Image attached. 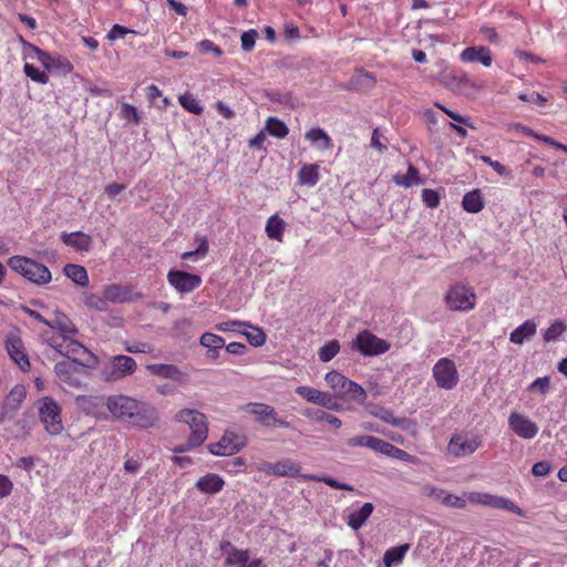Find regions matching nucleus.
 <instances>
[{"instance_id":"nucleus-1","label":"nucleus","mask_w":567,"mask_h":567,"mask_svg":"<svg viewBox=\"0 0 567 567\" xmlns=\"http://www.w3.org/2000/svg\"><path fill=\"white\" fill-rule=\"evenodd\" d=\"M106 408L116 420L140 429L154 427L158 421V412L153 405L127 395L109 396Z\"/></svg>"},{"instance_id":"nucleus-2","label":"nucleus","mask_w":567,"mask_h":567,"mask_svg":"<svg viewBox=\"0 0 567 567\" xmlns=\"http://www.w3.org/2000/svg\"><path fill=\"white\" fill-rule=\"evenodd\" d=\"M97 363L99 360L94 354L73 357L71 359L68 358V360H62L55 363L54 372L62 383L72 388H79L81 385L79 374L86 368H96Z\"/></svg>"},{"instance_id":"nucleus-3","label":"nucleus","mask_w":567,"mask_h":567,"mask_svg":"<svg viewBox=\"0 0 567 567\" xmlns=\"http://www.w3.org/2000/svg\"><path fill=\"white\" fill-rule=\"evenodd\" d=\"M324 381L332 389L336 396L363 404L367 400V391L357 382L348 379L340 372L332 370L324 375Z\"/></svg>"},{"instance_id":"nucleus-4","label":"nucleus","mask_w":567,"mask_h":567,"mask_svg":"<svg viewBox=\"0 0 567 567\" xmlns=\"http://www.w3.org/2000/svg\"><path fill=\"white\" fill-rule=\"evenodd\" d=\"M38 417L50 435H59L63 431L62 408L55 399L45 395L34 402Z\"/></svg>"},{"instance_id":"nucleus-5","label":"nucleus","mask_w":567,"mask_h":567,"mask_svg":"<svg viewBox=\"0 0 567 567\" xmlns=\"http://www.w3.org/2000/svg\"><path fill=\"white\" fill-rule=\"evenodd\" d=\"M8 266L35 285H45L52 279L47 266L24 256L10 257Z\"/></svg>"},{"instance_id":"nucleus-6","label":"nucleus","mask_w":567,"mask_h":567,"mask_svg":"<svg viewBox=\"0 0 567 567\" xmlns=\"http://www.w3.org/2000/svg\"><path fill=\"white\" fill-rule=\"evenodd\" d=\"M444 300L451 311L467 312L476 306V293L471 286L457 282L446 290Z\"/></svg>"},{"instance_id":"nucleus-7","label":"nucleus","mask_w":567,"mask_h":567,"mask_svg":"<svg viewBox=\"0 0 567 567\" xmlns=\"http://www.w3.org/2000/svg\"><path fill=\"white\" fill-rule=\"evenodd\" d=\"M75 334L76 333H56L54 336L48 337L45 333H42V338L48 343V346L69 359L73 357L93 354L81 342L73 338Z\"/></svg>"},{"instance_id":"nucleus-8","label":"nucleus","mask_w":567,"mask_h":567,"mask_svg":"<svg viewBox=\"0 0 567 567\" xmlns=\"http://www.w3.org/2000/svg\"><path fill=\"white\" fill-rule=\"evenodd\" d=\"M175 420L185 423L190 429V436L197 444H203L208 437V424L204 413L194 409H183L175 415Z\"/></svg>"},{"instance_id":"nucleus-9","label":"nucleus","mask_w":567,"mask_h":567,"mask_svg":"<svg viewBox=\"0 0 567 567\" xmlns=\"http://www.w3.org/2000/svg\"><path fill=\"white\" fill-rule=\"evenodd\" d=\"M466 504H477L493 508L504 509L518 516H524V511L509 498L481 492L465 493Z\"/></svg>"},{"instance_id":"nucleus-10","label":"nucleus","mask_w":567,"mask_h":567,"mask_svg":"<svg viewBox=\"0 0 567 567\" xmlns=\"http://www.w3.org/2000/svg\"><path fill=\"white\" fill-rule=\"evenodd\" d=\"M433 379L436 385L443 390H453L460 382L456 364L449 358H441L433 365Z\"/></svg>"},{"instance_id":"nucleus-11","label":"nucleus","mask_w":567,"mask_h":567,"mask_svg":"<svg viewBox=\"0 0 567 567\" xmlns=\"http://www.w3.org/2000/svg\"><path fill=\"white\" fill-rule=\"evenodd\" d=\"M220 550L225 558V566L227 567H266L261 558L250 559L249 551L247 549H239L230 542H221Z\"/></svg>"},{"instance_id":"nucleus-12","label":"nucleus","mask_w":567,"mask_h":567,"mask_svg":"<svg viewBox=\"0 0 567 567\" xmlns=\"http://www.w3.org/2000/svg\"><path fill=\"white\" fill-rule=\"evenodd\" d=\"M243 411L254 415L255 420L266 426L289 427V422L279 417L277 411L268 404L250 402L241 408Z\"/></svg>"},{"instance_id":"nucleus-13","label":"nucleus","mask_w":567,"mask_h":567,"mask_svg":"<svg viewBox=\"0 0 567 567\" xmlns=\"http://www.w3.org/2000/svg\"><path fill=\"white\" fill-rule=\"evenodd\" d=\"M352 348L363 355H378L386 352L390 349V344L370 331L363 330L352 341Z\"/></svg>"},{"instance_id":"nucleus-14","label":"nucleus","mask_w":567,"mask_h":567,"mask_svg":"<svg viewBox=\"0 0 567 567\" xmlns=\"http://www.w3.org/2000/svg\"><path fill=\"white\" fill-rule=\"evenodd\" d=\"M6 350L11 360L23 371L30 368V361L19 330H11L4 339Z\"/></svg>"},{"instance_id":"nucleus-15","label":"nucleus","mask_w":567,"mask_h":567,"mask_svg":"<svg viewBox=\"0 0 567 567\" xmlns=\"http://www.w3.org/2000/svg\"><path fill=\"white\" fill-rule=\"evenodd\" d=\"M482 445L478 435L467 433L455 434L447 444V452L456 457H465L473 454Z\"/></svg>"},{"instance_id":"nucleus-16","label":"nucleus","mask_w":567,"mask_h":567,"mask_svg":"<svg viewBox=\"0 0 567 567\" xmlns=\"http://www.w3.org/2000/svg\"><path fill=\"white\" fill-rule=\"evenodd\" d=\"M258 471L267 475L278 477H300L301 478V464L292 458H282L275 463L264 462L258 465Z\"/></svg>"},{"instance_id":"nucleus-17","label":"nucleus","mask_w":567,"mask_h":567,"mask_svg":"<svg viewBox=\"0 0 567 567\" xmlns=\"http://www.w3.org/2000/svg\"><path fill=\"white\" fill-rule=\"evenodd\" d=\"M245 443V436L227 431L218 442L208 445V451L216 456H228L239 452Z\"/></svg>"},{"instance_id":"nucleus-18","label":"nucleus","mask_w":567,"mask_h":567,"mask_svg":"<svg viewBox=\"0 0 567 567\" xmlns=\"http://www.w3.org/2000/svg\"><path fill=\"white\" fill-rule=\"evenodd\" d=\"M21 42L23 43L27 55L30 58H37L40 63L47 70L61 69L62 71L69 73L72 71V64L64 58H54L50 55L48 52L40 50L35 45L27 42L21 38Z\"/></svg>"},{"instance_id":"nucleus-19","label":"nucleus","mask_w":567,"mask_h":567,"mask_svg":"<svg viewBox=\"0 0 567 567\" xmlns=\"http://www.w3.org/2000/svg\"><path fill=\"white\" fill-rule=\"evenodd\" d=\"M167 281L181 293H189L202 285L200 276L183 270H169Z\"/></svg>"},{"instance_id":"nucleus-20","label":"nucleus","mask_w":567,"mask_h":567,"mask_svg":"<svg viewBox=\"0 0 567 567\" xmlns=\"http://www.w3.org/2000/svg\"><path fill=\"white\" fill-rule=\"evenodd\" d=\"M509 429L519 437L524 440L534 439L539 431L538 425L532 421L528 416L512 412L508 416Z\"/></svg>"},{"instance_id":"nucleus-21","label":"nucleus","mask_w":567,"mask_h":567,"mask_svg":"<svg viewBox=\"0 0 567 567\" xmlns=\"http://www.w3.org/2000/svg\"><path fill=\"white\" fill-rule=\"evenodd\" d=\"M436 80L452 91L461 92L465 89H480L467 75L462 74L458 76L449 68H444L436 76Z\"/></svg>"},{"instance_id":"nucleus-22","label":"nucleus","mask_w":567,"mask_h":567,"mask_svg":"<svg viewBox=\"0 0 567 567\" xmlns=\"http://www.w3.org/2000/svg\"><path fill=\"white\" fill-rule=\"evenodd\" d=\"M25 396V386L22 384L14 385L3 402L2 411L0 412V422L12 417V414L20 408Z\"/></svg>"},{"instance_id":"nucleus-23","label":"nucleus","mask_w":567,"mask_h":567,"mask_svg":"<svg viewBox=\"0 0 567 567\" xmlns=\"http://www.w3.org/2000/svg\"><path fill=\"white\" fill-rule=\"evenodd\" d=\"M110 378L113 380L131 375L136 370V362L128 355H115L110 362Z\"/></svg>"},{"instance_id":"nucleus-24","label":"nucleus","mask_w":567,"mask_h":567,"mask_svg":"<svg viewBox=\"0 0 567 567\" xmlns=\"http://www.w3.org/2000/svg\"><path fill=\"white\" fill-rule=\"evenodd\" d=\"M460 58L463 62H480L486 68L493 62L491 50L486 47H468L462 51Z\"/></svg>"},{"instance_id":"nucleus-25","label":"nucleus","mask_w":567,"mask_h":567,"mask_svg":"<svg viewBox=\"0 0 567 567\" xmlns=\"http://www.w3.org/2000/svg\"><path fill=\"white\" fill-rule=\"evenodd\" d=\"M305 138L318 151L324 152L332 148V138L321 127H312L306 132Z\"/></svg>"},{"instance_id":"nucleus-26","label":"nucleus","mask_w":567,"mask_h":567,"mask_svg":"<svg viewBox=\"0 0 567 567\" xmlns=\"http://www.w3.org/2000/svg\"><path fill=\"white\" fill-rule=\"evenodd\" d=\"M199 343L207 352L208 359L216 360L219 357L220 350L225 347V340L218 334L205 332L199 338Z\"/></svg>"},{"instance_id":"nucleus-27","label":"nucleus","mask_w":567,"mask_h":567,"mask_svg":"<svg viewBox=\"0 0 567 567\" xmlns=\"http://www.w3.org/2000/svg\"><path fill=\"white\" fill-rule=\"evenodd\" d=\"M45 324L51 329L58 330V334L78 333V329L73 322L59 310H55L52 316H50Z\"/></svg>"},{"instance_id":"nucleus-28","label":"nucleus","mask_w":567,"mask_h":567,"mask_svg":"<svg viewBox=\"0 0 567 567\" xmlns=\"http://www.w3.org/2000/svg\"><path fill=\"white\" fill-rule=\"evenodd\" d=\"M62 241L78 251H89L92 246V237L82 231L75 233H62L61 235Z\"/></svg>"},{"instance_id":"nucleus-29","label":"nucleus","mask_w":567,"mask_h":567,"mask_svg":"<svg viewBox=\"0 0 567 567\" xmlns=\"http://www.w3.org/2000/svg\"><path fill=\"white\" fill-rule=\"evenodd\" d=\"M225 481L215 473L202 476L196 483L197 489L205 494H216L223 489Z\"/></svg>"},{"instance_id":"nucleus-30","label":"nucleus","mask_w":567,"mask_h":567,"mask_svg":"<svg viewBox=\"0 0 567 567\" xmlns=\"http://www.w3.org/2000/svg\"><path fill=\"white\" fill-rule=\"evenodd\" d=\"M374 506L372 503H364L359 509L349 514L348 525L353 529H360L371 516Z\"/></svg>"},{"instance_id":"nucleus-31","label":"nucleus","mask_w":567,"mask_h":567,"mask_svg":"<svg viewBox=\"0 0 567 567\" xmlns=\"http://www.w3.org/2000/svg\"><path fill=\"white\" fill-rule=\"evenodd\" d=\"M146 369L154 375L175 381H181L183 375L181 370L174 364L154 363L148 364Z\"/></svg>"},{"instance_id":"nucleus-32","label":"nucleus","mask_w":567,"mask_h":567,"mask_svg":"<svg viewBox=\"0 0 567 567\" xmlns=\"http://www.w3.org/2000/svg\"><path fill=\"white\" fill-rule=\"evenodd\" d=\"M536 322L533 320H526L511 332L509 340L515 344H523L526 339L536 333Z\"/></svg>"},{"instance_id":"nucleus-33","label":"nucleus","mask_w":567,"mask_h":567,"mask_svg":"<svg viewBox=\"0 0 567 567\" xmlns=\"http://www.w3.org/2000/svg\"><path fill=\"white\" fill-rule=\"evenodd\" d=\"M369 414H371L374 417L380 419L381 421L391 424L393 426L403 427L405 420L401 417L394 416V414L382 406L371 404L367 408Z\"/></svg>"},{"instance_id":"nucleus-34","label":"nucleus","mask_w":567,"mask_h":567,"mask_svg":"<svg viewBox=\"0 0 567 567\" xmlns=\"http://www.w3.org/2000/svg\"><path fill=\"white\" fill-rule=\"evenodd\" d=\"M319 178L318 164H305L298 173V181L302 186L313 187L319 182Z\"/></svg>"},{"instance_id":"nucleus-35","label":"nucleus","mask_w":567,"mask_h":567,"mask_svg":"<svg viewBox=\"0 0 567 567\" xmlns=\"http://www.w3.org/2000/svg\"><path fill=\"white\" fill-rule=\"evenodd\" d=\"M65 276L79 286L89 285L87 271L83 266L69 264L64 267Z\"/></svg>"},{"instance_id":"nucleus-36","label":"nucleus","mask_w":567,"mask_h":567,"mask_svg":"<svg viewBox=\"0 0 567 567\" xmlns=\"http://www.w3.org/2000/svg\"><path fill=\"white\" fill-rule=\"evenodd\" d=\"M265 230L270 239L281 241L285 231L284 219H281L277 215H272L271 217L268 218Z\"/></svg>"},{"instance_id":"nucleus-37","label":"nucleus","mask_w":567,"mask_h":567,"mask_svg":"<svg viewBox=\"0 0 567 567\" xmlns=\"http://www.w3.org/2000/svg\"><path fill=\"white\" fill-rule=\"evenodd\" d=\"M104 296L107 303H122L130 300V291L126 288L117 285H111L105 287Z\"/></svg>"},{"instance_id":"nucleus-38","label":"nucleus","mask_w":567,"mask_h":567,"mask_svg":"<svg viewBox=\"0 0 567 567\" xmlns=\"http://www.w3.org/2000/svg\"><path fill=\"white\" fill-rule=\"evenodd\" d=\"M409 544H404L398 547L389 548L383 556V564L385 567H392L400 564L406 551L409 550Z\"/></svg>"},{"instance_id":"nucleus-39","label":"nucleus","mask_w":567,"mask_h":567,"mask_svg":"<svg viewBox=\"0 0 567 567\" xmlns=\"http://www.w3.org/2000/svg\"><path fill=\"white\" fill-rule=\"evenodd\" d=\"M463 208L468 212L476 214L484 207L481 194L478 190H472L464 195L462 200Z\"/></svg>"},{"instance_id":"nucleus-40","label":"nucleus","mask_w":567,"mask_h":567,"mask_svg":"<svg viewBox=\"0 0 567 567\" xmlns=\"http://www.w3.org/2000/svg\"><path fill=\"white\" fill-rule=\"evenodd\" d=\"M393 182L402 187H411L420 183L419 172L414 166L409 165L406 174L396 173L393 175Z\"/></svg>"},{"instance_id":"nucleus-41","label":"nucleus","mask_w":567,"mask_h":567,"mask_svg":"<svg viewBox=\"0 0 567 567\" xmlns=\"http://www.w3.org/2000/svg\"><path fill=\"white\" fill-rule=\"evenodd\" d=\"M239 334L245 336L247 341L254 347H261L266 342L265 332L260 328L251 326L249 322L248 327L241 329Z\"/></svg>"},{"instance_id":"nucleus-42","label":"nucleus","mask_w":567,"mask_h":567,"mask_svg":"<svg viewBox=\"0 0 567 567\" xmlns=\"http://www.w3.org/2000/svg\"><path fill=\"white\" fill-rule=\"evenodd\" d=\"M301 480L305 482H308V481L323 482L324 484H327L330 487H333L336 489H343V491H349V492H352L354 489L352 485H349L346 483H340L330 476H318L315 474H302Z\"/></svg>"},{"instance_id":"nucleus-43","label":"nucleus","mask_w":567,"mask_h":567,"mask_svg":"<svg viewBox=\"0 0 567 567\" xmlns=\"http://www.w3.org/2000/svg\"><path fill=\"white\" fill-rule=\"evenodd\" d=\"M178 102L184 110L195 115H199L204 111L202 103L192 93H184L178 96Z\"/></svg>"},{"instance_id":"nucleus-44","label":"nucleus","mask_w":567,"mask_h":567,"mask_svg":"<svg viewBox=\"0 0 567 567\" xmlns=\"http://www.w3.org/2000/svg\"><path fill=\"white\" fill-rule=\"evenodd\" d=\"M266 131L277 138H285L289 133L287 125L277 117H269L267 120Z\"/></svg>"},{"instance_id":"nucleus-45","label":"nucleus","mask_w":567,"mask_h":567,"mask_svg":"<svg viewBox=\"0 0 567 567\" xmlns=\"http://www.w3.org/2000/svg\"><path fill=\"white\" fill-rule=\"evenodd\" d=\"M340 351V344L337 340H330L324 346H322L318 351V357L320 361L328 362L333 359Z\"/></svg>"},{"instance_id":"nucleus-46","label":"nucleus","mask_w":567,"mask_h":567,"mask_svg":"<svg viewBox=\"0 0 567 567\" xmlns=\"http://www.w3.org/2000/svg\"><path fill=\"white\" fill-rule=\"evenodd\" d=\"M245 327H248V322L240 320H227L215 324L217 331L233 333H240Z\"/></svg>"},{"instance_id":"nucleus-47","label":"nucleus","mask_w":567,"mask_h":567,"mask_svg":"<svg viewBox=\"0 0 567 567\" xmlns=\"http://www.w3.org/2000/svg\"><path fill=\"white\" fill-rule=\"evenodd\" d=\"M566 330V324L563 321L553 322L544 332V340L546 342L557 340Z\"/></svg>"},{"instance_id":"nucleus-48","label":"nucleus","mask_w":567,"mask_h":567,"mask_svg":"<svg viewBox=\"0 0 567 567\" xmlns=\"http://www.w3.org/2000/svg\"><path fill=\"white\" fill-rule=\"evenodd\" d=\"M208 251V241L205 238H200V243L197 249L185 251L182 254L181 258L183 260H198L199 258H203L206 256Z\"/></svg>"},{"instance_id":"nucleus-49","label":"nucleus","mask_w":567,"mask_h":567,"mask_svg":"<svg viewBox=\"0 0 567 567\" xmlns=\"http://www.w3.org/2000/svg\"><path fill=\"white\" fill-rule=\"evenodd\" d=\"M305 415L313 417L316 421H319V422H327L328 424H330L334 429H339L342 425V422H341V420L339 417L334 416L333 414H329V413H327L324 411H320L319 410L315 414H311L310 412H307Z\"/></svg>"},{"instance_id":"nucleus-50","label":"nucleus","mask_w":567,"mask_h":567,"mask_svg":"<svg viewBox=\"0 0 567 567\" xmlns=\"http://www.w3.org/2000/svg\"><path fill=\"white\" fill-rule=\"evenodd\" d=\"M441 504L447 507L463 509L466 507V497L465 494L463 496H457L446 491Z\"/></svg>"},{"instance_id":"nucleus-51","label":"nucleus","mask_w":567,"mask_h":567,"mask_svg":"<svg viewBox=\"0 0 567 567\" xmlns=\"http://www.w3.org/2000/svg\"><path fill=\"white\" fill-rule=\"evenodd\" d=\"M550 390V378L542 377L534 380L528 386L527 391L529 392H538L542 395H546Z\"/></svg>"},{"instance_id":"nucleus-52","label":"nucleus","mask_w":567,"mask_h":567,"mask_svg":"<svg viewBox=\"0 0 567 567\" xmlns=\"http://www.w3.org/2000/svg\"><path fill=\"white\" fill-rule=\"evenodd\" d=\"M296 393L300 395L302 399H305L307 402L313 404H317L320 396V390L308 385L297 386Z\"/></svg>"},{"instance_id":"nucleus-53","label":"nucleus","mask_w":567,"mask_h":567,"mask_svg":"<svg viewBox=\"0 0 567 567\" xmlns=\"http://www.w3.org/2000/svg\"><path fill=\"white\" fill-rule=\"evenodd\" d=\"M23 70L25 75L34 82L45 84L49 81V76L44 72L40 71L38 68L30 63H25Z\"/></svg>"},{"instance_id":"nucleus-54","label":"nucleus","mask_w":567,"mask_h":567,"mask_svg":"<svg viewBox=\"0 0 567 567\" xmlns=\"http://www.w3.org/2000/svg\"><path fill=\"white\" fill-rule=\"evenodd\" d=\"M85 305L91 308L99 311H106L109 308V303L105 299V296L102 297L95 293H91L86 296L85 298Z\"/></svg>"},{"instance_id":"nucleus-55","label":"nucleus","mask_w":567,"mask_h":567,"mask_svg":"<svg viewBox=\"0 0 567 567\" xmlns=\"http://www.w3.org/2000/svg\"><path fill=\"white\" fill-rule=\"evenodd\" d=\"M258 37V32L254 29L245 31L241 34V49L246 52H249L254 49L256 39Z\"/></svg>"},{"instance_id":"nucleus-56","label":"nucleus","mask_w":567,"mask_h":567,"mask_svg":"<svg viewBox=\"0 0 567 567\" xmlns=\"http://www.w3.org/2000/svg\"><path fill=\"white\" fill-rule=\"evenodd\" d=\"M388 456L392 457V458L400 460V461L409 462V463H416L415 456L409 454L404 450H401L394 445H391Z\"/></svg>"},{"instance_id":"nucleus-57","label":"nucleus","mask_w":567,"mask_h":567,"mask_svg":"<svg viewBox=\"0 0 567 567\" xmlns=\"http://www.w3.org/2000/svg\"><path fill=\"white\" fill-rule=\"evenodd\" d=\"M422 200L427 207L435 208L440 204V196L435 190L425 188L422 190Z\"/></svg>"},{"instance_id":"nucleus-58","label":"nucleus","mask_w":567,"mask_h":567,"mask_svg":"<svg viewBox=\"0 0 567 567\" xmlns=\"http://www.w3.org/2000/svg\"><path fill=\"white\" fill-rule=\"evenodd\" d=\"M128 33H135V31L121 24H114L107 33V39L110 41H115L117 39H123Z\"/></svg>"},{"instance_id":"nucleus-59","label":"nucleus","mask_w":567,"mask_h":567,"mask_svg":"<svg viewBox=\"0 0 567 567\" xmlns=\"http://www.w3.org/2000/svg\"><path fill=\"white\" fill-rule=\"evenodd\" d=\"M553 470L551 464L548 461H539L532 467V474L536 477H545Z\"/></svg>"},{"instance_id":"nucleus-60","label":"nucleus","mask_w":567,"mask_h":567,"mask_svg":"<svg viewBox=\"0 0 567 567\" xmlns=\"http://www.w3.org/2000/svg\"><path fill=\"white\" fill-rule=\"evenodd\" d=\"M445 489L432 486V485H425L422 488V494L426 497L432 498L435 502L441 503L443 499V495L445 494Z\"/></svg>"},{"instance_id":"nucleus-61","label":"nucleus","mask_w":567,"mask_h":567,"mask_svg":"<svg viewBox=\"0 0 567 567\" xmlns=\"http://www.w3.org/2000/svg\"><path fill=\"white\" fill-rule=\"evenodd\" d=\"M125 350L131 353H152L154 351V347L148 342H136L127 344Z\"/></svg>"},{"instance_id":"nucleus-62","label":"nucleus","mask_w":567,"mask_h":567,"mask_svg":"<svg viewBox=\"0 0 567 567\" xmlns=\"http://www.w3.org/2000/svg\"><path fill=\"white\" fill-rule=\"evenodd\" d=\"M391 445H392L391 443L373 436L371 444H370V449L377 453L388 456Z\"/></svg>"},{"instance_id":"nucleus-63","label":"nucleus","mask_w":567,"mask_h":567,"mask_svg":"<svg viewBox=\"0 0 567 567\" xmlns=\"http://www.w3.org/2000/svg\"><path fill=\"white\" fill-rule=\"evenodd\" d=\"M317 404L333 411L340 410V405L332 399V396L329 393L322 391H320V396Z\"/></svg>"},{"instance_id":"nucleus-64","label":"nucleus","mask_w":567,"mask_h":567,"mask_svg":"<svg viewBox=\"0 0 567 567\" xmlns=\"http://www.w3.org/2000/svg\"><path fill=\"white\" fill-rule=\"evenodd\" d=\"M372 437L373 436H371V435H357V436L350 437L347 441V444L351 447H369L370 449Z\"/></svg>"}]
</instances>
